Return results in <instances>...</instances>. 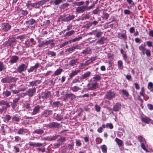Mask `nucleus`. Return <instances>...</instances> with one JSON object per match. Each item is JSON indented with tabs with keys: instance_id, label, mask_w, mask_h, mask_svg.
Instances as JSON below:
<instances>
[{
	"instance_id": "f257e3e1",
	"label": "nucleus",
	"mask_w": 153,
	"mask_h": 153,
	"mask_svg": "<svg viewBox=\"0 0 153 153\" xmlns=\"http://www.w3.org/2000/svg\"><path fill=\"white\" fill-rule=\"evenodd\" d=\"M10 103H12L4 100L0 101V106L2 107L1 108H0V112L1 113H2L3 112H6L7 109L10 107Z\"/></svg>"
},
{
	"instance_id": "f03ea898",
	"label": "nucleus",
	"mask_w": 153,
	"mask_h": 153,
	"mask_svg": "<svg viewBox=\"0 0 153 153\" xmlns=\"http://www.w3.org/2000/svg\"><path fill=\"white\" fill-rule=\"evenodd\" d=\"M1 30L2 31L7 32L10 30L12 27L11 25L7 22H2L1 24Z\"/></svg>"
},
{
	"instance_id": "7ed1b4c3",
	"label": "nucleus",
	"mask_w": 153,
	"mask_h": 153,
	"mask_svg": "<svg viewBox=\"0 0 153 153\" xmlns=\"http://www.w3.org/2000/svg\"><path fill=\"white\" fill-rule=\"evenodd\" d=\"M47 1V0H42L39 1L34 3H32L30 2H28L27 5H30L35 8H39L41 6L46 3Z\"/></svg>"
},
{
	"instance_id": "20e7f679",
	"label": "nucleus",
	"mask_w": 153,
	"mask_h": 153,
	"mask_svg": "<svg viewBox=\"0 0 153 153\" xmlns=\"http://www.w3.org/2000/svg\"><path fill=\"white\" fill-rule=\"evenodd\" d=\"M116 95L115 93L111 90L106 92L105 97L106 99L111 100L114 98Z\"/></svg>"
},
{
	"instance_id": "39448f33",
	"label": "nucleus",
	"mask_w": 153,
	"mask_h": 153,
	"mask_svg": "<svg viewBox=\"0 0 153 153\" xmlns=\"http://www.w3.org/2000/svg\"><path fill=\"white\" fill-rule=\"evenodd\" d=\"M28 64H22L19 65L17 68V72L19 73H22L23 71H24L27 69V67Z\"/></svg>"
},
{
	"instance_id": "423d86ee",
	"label": "nucleus",
	"mask_w": 153,
	"mask_h": 153,
	"mask_svg": "<svg viewBox=\"0 0 153 153\" xmlns=\"http://www.w3.org/2000/svg\"><path fill=\"white\" fill-rule=\"evenodd\" d=\"M36 91V89L35 87L29 88L26 91L27 94L29 97H31L34 95Z\"/></svg>"
},
{
	"instance_id": "0eeeda50",
	"label": "nucleus",
	"mask_w": 153,
	"mask_h": 153,
	"mask_svg": "<svg viewBox=\"0 0 153 153\" xmlns=\"http://www.w3.org/2000/svg\"><path fill=\"white\" fill-rule=\"evenodd\" d=\"M41 108H43V107L39 105L35 106L33 109V111L31 113V115H33L39 113Z\"/></svg>"
},
{
	"instance_id": "6e6552de",
	"label": "nucleus",
	"mask_w": 153,
	"mask_h": 153,
	"mask_svg": "<svg viewBox=\"0 0 153 153\" xmlns=\"http://www.w3.org/2000/svg\"><path fill=\"white\" fill-rule=\"evenodd\" d=\"M87 86L88 87V90H92L97 88L98 86V85L97 82H94L88 84Z\"/></svg>"
},
{
	"instance_id": "1a4fd4ad",
	"label": "nucleus",
	"mask_w": 153,
	"mask_h": 153,
	"mask_svg": "<svg viewBox=\"0 0 153 153\" xmlns=\"http://www.w3.org/2000/svg\"><path fill=\"white\" fill-rule=\"evenodd\" d=\"M16 41L15 39H10L7 41L4 42L3 45L4 47H7L8 46H11L12 44Z\"/></svg>"
},
{
	"instance_id": "9d476101",
	"label": "nucleus",
	"mask_w": 153,
	"mask_h": 153,
	"mask_svg": "<svg viewBox=\"0 0 153 153\" xmlns=\"http://www.w3.org/2000/svg\"><path fill=\"white\" fill-rule=\"evenodd\" d=\"M17 130V134L19 135H23L27 133L28 131L27 129L23 128H20L19 129H15Z\"/></svg>"
},
{
	"instance_id": "9b49d317",
	"label": "nucleus",
	"mask_w": 153,
	"mask_h": 153,
	"mask_svg": "<svg viewBox=\"0 0 153 153\" xmlns=\"http://www.w3.org/2000/svg\"><path fill=\"white\" fill-rule=\"evenodd\" d=\"M79 63L78 59H73L69 62L68 65L69 67H72L76 65Z\"/></svg>"
},
{
	"instance_id": "f8f14e48",
	"label": "nucleus",
	"mask_w": 153,
	"mask_h": 153,
	"mask_svg": "<svg viewBox=\"0 0 153 153\" xmlns=\"http://www.w3.org/2000/svg\"><path fill=\"white\" fill-rule=\"evenodd\" d=\"M49 127L50 128H59L61 127V126L59 123L54 122H52L49 124Z\"/></svg>"
},
{
	"instance_id": "ddd939ff",
	"label": "nucleus",
	"mask_w": 153,
	"mask_h": 153,
	"mask_svg": "<svg viewBox=\"0 0 153 153\" xmlns=\"http://www.w3.org/2000/svg\"><path fill=\"white\" fill-rule=\"evenodd\" d=\"M86 6H78L76 8V11L78 13H83L87 10Z\"/></svg>"
},
{
	"instance_id": "4468645a",
	"label": "nucleus",
	"mask_w": 153,
	"mask_h": 153,
	"mask_svg": "<svg viewBox=\"0 0 153 153\" xmlns=\"http://www.w3.org/2000/svg\"><path fill=\"white\" fill-rule=\"evenodd\" d=\"M42 81L40 80H36L29 82V87H33L37 86V85L40 84Z\"/></svg>"
},
{
	"instance_id": "2eb2a0df",
	"label": "nucleus",
	"mask_w": 153,
	"mask_h": 153,
	"mask_svg": "<svg viewBox=\"0 0 153 153\" xmlns=\"http://www.w3.org/2000/svg\"><path fill=\"white\" fill-rule=\"evenodd\" d=\"M14 79L13 77H7L2 78L1 82L3 83H10L13 82Z\"/></svg>"
},
{
	"instance_id": "dca6fc26",
	"label": "nucleus",
	"mask_w": 153,
	"mask_h": 153,
	"mask_svg": "<svg viewBox=\"0 0 153 153\" xmlns=\"http://www.w3.org/2000/svg\"><path fill=\"white\" fill-rule=\"evenodd\" d=\"M19 59V57L16 56L14 55L12 56L9 61V63L11 64H13L17 62Z\"/></svg>"
},
{
	"instance_id": "f3484780",
	"label": "nucleus",
	"mask_w": 153,
	"mask_h": 153,
	"mask_svg": "<svg viewBox=\"0 0 153 153\" xmlns=\"http://www.w3.org/2000/svg\"><path fill=\"white\" fill-rule=\"evenodd\" d=\"M121 107V104L119 102L116 103L114 106L113 108V111L117 112L119 111Z\"/></svg>"
},
{
	"instance_id": "a211bd4d",
	"label": "nucleus",
	"mask_w": 153,
	"mask_h": 153,
	"mask_svg": "<svg viewBox=\"0 0 153 153\" xmlns=\"http://www.w3.org/2000/svg\"><path fill=\"white\" fill-rule=\"evenodd\" d=\"M75 16L74 15H69L66 18L62 19V21L65 22H68L74 19Z\"/></svg>"
},
{
	"instance_id": "6ab92c4d",
	"label": "nucleus",
	"mask_w": 153,
	"mask_h": 153,
	"mask_svg": "<svg viewBox=\"0 0 153 153\" xmlns=\"http://www.w3.org/2000/svg\"><path fill=\"white\" fill-rule=\"evenodd\" d=\"M141 120L142 122L147 123H152L153 122L151 119L147 117H142Z\"/></svg>"
},
{
	"instance_id": "aec40b11",
	"label": "nucleus",
	"mask_w": 153,
	"mask_h": 153,
	"mask_svg": "<svg viewBox=\"0 0 153 153\" xmlns=\"http://www.w3.org/2000/svg\"><path fill=\"white\" fill-rule=\"evenodd\" d=\"M51 40H49V41L44 40L42 42H40L38 45V46L39 47H43L45 45H47L50 44V42Z\"/></svg>"
},
{
	"instance_id": "412c9836",
	"label": "nucleus",
	"mask_w": 153,
	"mask_h": 153,
	"mask_svg": "<svg viewBox=\"0 0 153 153\" xmlns=\"http://www.w3.org/2000/svg\"><path fill=\"white\" fill-rule=\"evenodd\" d=\"M39 66V63H36L34 66L31 67L29 69H28L27 71L29 73L33 71L34 70H36Z\"/></svg>"
},
{
	"instance_id": "4be33fe9",
	"label": "nucleus",
	"mask_w": 153,
	"mask_h": 153,
	"mask_svg": "<svg viewBox=\"0 0 153 153\" xmlns=\"http://www.w3.org/2000/svg\"><path fill=\"white\" fill-rule=\"evenodd\" d=\"M52 111L50 110H45L42 112L41 113L42 117H47L51 114Z\"/></svg>"
},
{
	"instance_id": "5701e85b",
	"label": "nucleus",
	"mask_w": 153,
	"mask_h": 153,
	"mask_svg": "<svg viewBox=\"0 0 153 153\" xmlns=\"http://www.w3.org/2000/svg\"><path fill=\"white\" fill-rule=\"evenodd\" d=\"M51 94L50 92L48 91L43 92L42 93V97L44 99H46L50 97Z\"/></svg>"
},
{
	"instance_id": "b1692460",
	"label": "nucleus",
	"mask_w": 153,
	"mask_h": 153,
	"mask_svg": "<svg viewBox=\"0 0 153 153\" xmlns=\"http://www.w3.org/2000/svg\"><path fill=\"white\" fill-rule=\"evenodd\" d=\"M66 99L73 100L76 98V96L73 94H67L65 95Z\"/></svg>"
},
{
	"instance_id": "393cba45",
	"label": "nucleus",
	"mask_w": 153,
	"mask_h": 153,
	"mask_svg": "<svg viewBox=\"0 0 153 153\" xmlns=\"http://www.w3.org/2000/svg\"><path fill=\"white\" fill-rule=\"evenodd\" d=\"M80 71L79 70L72 71L69 74V77L71 78H72L74 76L77 75Z\"/></svg>"
},
{
	"instance_id": "a878e982",
	"label": "nucleus",
	"mask_w": 153,
	"mask_h": 153,
	"mask_svg": "<svg viewBox=\"0 0 153 153\" xmlns=\"http://www.w3.org/2000/svg\"><path fill=\"white\" fill-rule=\"evenodd\" d=\"M91 74V72L90 71H88L82 75L80 77V79L81 80L86 79Z\"/></svg>"
},
{
	"instance_id": "bb28decb",
	"label": "nucleus",
	"mask_w": 153,
	"mask_h": 153,
	"mask_svg": "<svg viewBox=\"0 0 153 153\" xmlns=\"http://www.w3.org/2000/svg\"><path fill=\"white\" fill-rule=\"evenodd\" d=\"M106 39V38L104 36L102 37L96 42V45L97 44L99 45H103L104 43V41Z\"/></svg>"
},
{
	"instance_id": "cd10ccee",
	"label": "nucleus",
	"mask_w": 153,
	"mask_h": 153,
	"mask_svg": "<svg viewBox=\"0 0 153 153\" xmlns=\"http://www.w3.org/2000/svg\"><path fill=\"white\" fill-rule=\"evenodd\" d=\"M44 133L43 130L41 129H37L35 130L33 132V134H37L39 135H42Z\"/></svg>"
},
{
	"instance_id": "c85d7f7f",
	"label": "nucleus",
	"mask_w": 153,
	"mask_h": 153,
	"mask_svg": "<svg viewBox=\"0 0 153 153\" xmlns=\"http://www.w3.org/2000/svg\"><path fill=\"white\" fill-rule=\"evenodd\" d=\"M139 50L141 51V53L143 55L145 54V51L146 49L145 48V45L143 44L141 45L139 47Z\"/></svg>"
},
{
	"instance_id": "c756f323",
	"label": "nucleus",
	"mask_w": 153,
	"mask_h": 153,
	"mask_svg": "<svg viewBox=\"0 0 153 153\" xmlns=\"http://www.w3.org/2000/svg\"><path fill=\"white\" fill-rule=\"evenodd\" d=\"M93 34L97 38L100 37L102 33L101 31H97L96 30H95L93 31Z\"/></svg>"
},
{
	"instance_id": "7c9ffc66",
	"label": "nucleus",
	"mask_w": 153,
	"mask_h": 153,
	"mask_svg": "<svg viewBox=\"0 0 153 153\" xmlns=\"http://www.w3.org/2000/svg\"><path fill=\"white\" fill-rule=\"evenodd\" d=\"M147 88L151 92H153V83L149 82L148 84Z\"/></svg>"
},
{
	"instance_id": "2f4dec72",
	"label": "nucleus",
	"mask_w": 153,
	"mask_h": 153,
	"mask_svg": "<svg viewBox=\"0 0 153 153\" xmlns=\"http://www.w3.org/2000/svg\"><path fill=\"white\" fill-rule=\"evenodd\" d=\"M94 81H97L100 80L101 79V77L99 74H95L93 77Z\"/></svg>"
},
{
	"instance_id": "473e14b6",
	"label": "nucleus",
	"mask_w": 153,
	"mask_h": 153,
	"mask_svg": "<svg viewBox=\"0 0 153 153\" xmlns=\"http://www.w3.org/2000/svg\"><path fill=\"white\" fill-rule=\"evenodd\" d=\"M14 141L16 142H19L22 143L24 142L23 139L19 136H16L14 137Z\"/></svg>"
},
{
	"instance_id": "72a5a7b5",
	"label": "nucleus",
	"mask_w": 153,
	"mask_h": 153,
	"mask_svg": "<svg viewBox=\"0 0 153 153\" xmlns=\"http://www.w3.org/2000/svg\"><path fill=\"white\" fill-rule=\"evenodd\" d=\"M75 31L74 30H71L69 32H67L64 35V37H68L69 36L73 34L74 33Z\"/></svg>"
},
{
	"instance_id": "f704fd0d",
	"label": "nucleus",
	"mask_w": 153,
	"mask_h": 153,
	"mask_svg": "<svg viewBox=\"0 0 153 153\" xmlns=\"http://www.w3.org/2000/svg\"><path fill=\"white\" fill-rule=\"evenodd\" d=\"M137 138L138 140L141 143L144 142L145 143V142H146L145 139L142 136H138Z\"/></svg>"
},
{
	"instance_id": "c9c22d12",
	"label": "nucleus",
	"mask_w": 153,
	"mask_h": 153,
	"mask_svg": "<svg viewBox=\"0 0 153 153\" xmlns=\"http://www.w3.org/2000/svg\"><path fill=\"white\" fill-rule=\"evenodd\" d=\"M71 89L74 92H76L79 90H81V88L79 87L75 86L71 88Z\"/></svg>"
},
{
	"instance_id": "e433bc0d",
	"label": "nucleus",
	"mask_w": 153,
	"mask_h": 153,
	"mask_svg": "<svg viewBox=\"0 0 153 153\" xmlns=\"http://www.w3.org/2000/svg\"><path fill=\"white\" fill-rule=\"evenodd\" d=\"M47 54L48 55L50 56L51 57H55L56 55V53L55 52L51 51L49 50H48Z\"/></svg>"
},
{
	"instance_id": "4c0bfd02",
	"label": "nucleus",
	"mask_w": 153,
	"mask_h": 153,
	"mask_svg": "<svg viewBox=\"0 0 153 153\" xmlns=\"http://www.w3.org/2000/svg\"><path fill=\"white\" fill-rule=\"evenodd\" d=\"M140 95L138 96V98L140 97V96H142L144 97L145 94V90L144 87H142L141 88V91L140 92Z\"/></svg>"
},
{
	"instance_id": "58836bf2",
	"label": "nucleus",
	"mask_w": 153,
	"mask_h": 153,
	"mask_svg": "<svg viewBox=\"0 0 153 153\" xmlns=\"http://www.w3.org/2000/svg\"><path fill=\"white\" fill-rule=\"evenodd\" d=\"M11 116L9 114H6L4 117V121L8 122L11 119Z\"/></svg>"
},
{
	"instance_id": "ea45409f",
	"label": "nucleus",
	"mask_w": 153,
	"mask_h": 153,
	"mask_svg": "<svg viewBox=\"0 0 153 153\" xmlns=\"http://www.w3.org/2000/svg\"><path fill=\"white\" fill-rule=\"evenodd\" d=\"M3 94L4 97H7L10 96L11 94V92L10 91L6 90L3 93Z\"/></svg>"
},
{
	"instance_id": "a19ab883",
	"label": "nucleus",
	"mask_w": 153,
	"mask_h": 153,
	"mask_svg": "<svg viewBox=\"0 0 153 153\" xmlns=\"http://www.w3.org/2000/svg\"><path fill=\"white\" fill-rule=\"evenodd\" d=\"M82 38V36H79L78 37H76L74 39H71L69 41V42L71 43L73 42H74L76 41H78L81 39Z\"/></svg>"
},
{
	"instance_id": "79ce46f5",
	"label": "nucleus",
	"mask_w": 153,
	"mask_h": 153,
	"mask_svg": "<svg viewBox=\"0 0 153 153\" xmlns=\"http://www.w3.org/2000/svg\"><path fill=\"white\" fill-rule=\"evenodd\" d=\"M20 118L16 116H13L12 118V122H18L20 121Z\"/></svg>"
},
{
	"instance_id": "37998d69",
	"label": "nucleus",
	"mask_w": 153,
	"mask_h": 153,
	"mask_svg": "<svg viewBox=\"0 0 153 153\" xmlns=\"http://www.w3.org/2000/svg\"><path fill=\"white\" fill-rule=\"evenodd\" d=\"M91 52V50L86 49L83 50L81 52V53L84 54L85 55H86L87 54H90Z\"/></svg>"
},
{
	"instance_id": "c03bdc74",
	"label": "nucleus",
	"mask_w": 153,
	"mask_h": 153,
	"mask_svg": "<svg viewBox=\"0 0 153 153\" xmlns=\"http://www.w3.org/2000/svg\"><path fill=\"white\" fill-rule=\"evenodd\" d=\"M100 148L101 149L103 153H107V147L105 145H103L101 146H100Z\"/></svg>"
},
{
	"instance_id": "a18cd8bd",
	"label": "nucleus",
	"mask_w": 153,
	"mask_h": 153,
	"mask_svg": "<svg viewBox=\"0 0 153 153\" xmlns=\"http://www.w3.org/2000/svg\"><path fill=\"white\" fill-rule=\"evenodd\" d=\"M115 141L116 142L117 144L119 146H121L123 144V141L117 138H116Z\"/></svg>"
},
{
	"instance_id": "49530a36",
	"label": "nucleus",
	"mask_w": 153,
	"mask_h": 153,
	"mask_svg": "<svg viewBox=\"0 0 153 153\" xmlns=\"http://www.w3.org/2000/svg\"><path fill=\"white\" fill-rule=\"evenodd\" d=\"M146 142L145 143H141V148L144 150L146 152H148V151L146 148Z\"/></svg>"
},
{
	"instance_id": "de8ad7c7",
	"label": "nucleus",
	"mask_w": 153,
	"mask_h": 153,
	"mask_svg": "<svg viewBox=\"0 0 153 153\" xmlns=\"http://www.w3.org/2000/svg\"><path fill=\"white\" fill-rule=\"evenodd\" d=\"M58 135H55L54 136L49 137V141H52L56 140L58 137Z\"/></svg>"
},
{
	"instance_id": "09e8293b",
	"label": "nucleus",
	"mask_w": 153,
	"mask_h": 153,
	"mask_svg": "<svg viewBox=\"0 0 153 153\" xmlns=\"http://www.w3.org/2000/svg\"><path fill=\"white\" fill-rule=\"evenodd\" d=\"M5 69V66L3 62L0 61V71L4 70Z\"/></svg>"
},
{
	"instance_id": "8fccbe9b",
	"label": "nucleus",
	"mask_w": 153,
	"mask_h": 153,
	"mask_svg": "<svg viewBox=\"0 0 153 153\" xmlns=\"http://www.w3.org/2000/svg\"><path fill=\"white\" fill-rule=\"evenodd\" d=\"M118 65V68L119 69H122L123 68V62L121 60L118 61L117 62Z\"/></svg>"
},
{
	"instance_id": "3c124183",
	"label": "nucleus",
	"mask_w": 153,
	"mask_h": 153,
	"mask_svg": "<svg viewBox=\"0 0 153 153\" xmlns=\"http://www.w3.org/2000/svg\"><path fill=\"white\" fill-rule=\"evenodd\" d=\"M62 71V69H57L54 72V74L55 75H57L60 74Z\"/></svg>"
},
{
	"instance_id": "603ef678",
	"label": "nucleus",
	"mask_w": 153,
	"mask_h": 153,
	"mask_svg": "<svg viewBox=\"0 0 153 153\" xmlns=\"http://www.w3.org/2000/svg\"><path fill=\"white\" fill-rule=\"evenodd\" d=\"M109 17V15L108 13H103L102 16V18L105 19H107Z\"/></svg>"
},
{
	"instance_id": "864d4df0",
	"label": "nucleus",
	"mask_w": 153,
	"mask_h": 153,
	"mask_svg": "<svg viewBox=\"0 0 153 153\" xmlns=\"http://www.w3.org/2000/svg\"><path fill=\"white\" fill-rule=\"evenodd\" d=\"M63 117L62 116L57 114L56 117V119L57 121H60L63 119Z\"/></svg>"
},
{
	"instance_id": "5fc2aeb1",
	"label": "nucleus",
	"mask_w": 153,
	"mask_h": 153,
	"mask_svg": "<svg viewBox=\"0 0 153 153\" xmlns=\"http://www.w3.org/2000/svg\"><path fill=\"white\" fill-rule=\"evenodd\" d=\"M98 7H97L96 9L93 11V13L95 14H98L100 12L102 11V10H98Z\"/></svg>"
},
{
	"instance_id": "6e6d98bb",
	"label": "nucleus",
	"mask_w": 153,
	"mask_h": 153,
	"mask_svg": "<svg viewBox=\"0 0 153 153\" xmlns=\"http://www.w3.org/2000/svg\"><path fill=\"white\" fill-rule=\"evenodd\" d=\"M121 92L123 95H125L126 97L129 96V94L128 92L126 90L123 89L121 90Z\"/></svg>"
},
{
	"instance_id": "4d7b16f0",
	"label": "nucleus",
	"mask_w": 153,
	"mask_h": 153,
	"mask_svg": "<svg viewBox=\"0 0 153 153\" xmlns=\"http://www.w3.org/2000/svg\"><path fill=\"white\" fill-rule=\"evenodd\" d=\"M92 27L91 22H89L86 23L84 26V27L86 29H88L90 27Z\"/></svg>"
},
{
	"instance_id": "13d9d810",
	"label": "nucleus",
	"mask_w": 153,
	"mask_h": 153,
	"mask_svg": "<svg viewBox=\"0 0 153 153\" xmlns=\"http://www.w3.org/2000/svg\"><path fill=\"white\" fill-rule=\"evenodd\" d=\"M66 140L65 137H62L60 138H59L57 140V141L61 142L62 143H63Z\"/></svg>"
},
{
	"instance_id": "bf43d9fd",
	"label": "nucleus",
	"mask_w": 153,
	"mask_h": 153,
	"mask_svg": "<svg viewBox=\"0 0 153 153\" xmlns=\"http://www.w3.org/2000/svg\"><path fill=\"white\" fill-rule=\"evenodd\" d=\"M95 110L97 112H99L100 111L101 108L99 105L97 104H96L95 105Z\"/></svg>"
},
{
	"instance_id": "052dcab7",
	"label": "nucleus",
	"mask_w": 153,
	"mask_h": 153,
	"mask_svg": "<svg viewBox=\"0 0 153 153\" xmlns=\"http://www.w3.org/2000/svg\"><path fill=\"white\" fill-rule=\"evenodd\" d=\"M145 54L147 56H150L151 55L150 51L148 49H146L145 51Z\"/></svg>"
},
{
	"instance_id": "680f3d73",
	"label": "nucleus",
	"mask_w": 153,
	"mask_h": 153,
	"mask_svg": "<svg viewBox=\"0 0 153 153\" xmlns=\"http://www.w3.org/2000/svg\"><path fill=\"white\" fill-rule=\"evenodd\" d=\"M68 148L69 150H72L74 149V143H72L68 145Z\"/></svg>"
},
{
	"instance_id": "e2e57ef3",
	"label": "nucleus",
	"mask_w": 153,
	"mask_h": 153,
	"mask_svg": "<svg viewBox=\"0 0 153 153\" xmlns=\"http://www.w3.org/2000/svg\"><path fill=\"white\" fill-rule=\"evenodd\" d=\"M65 0H54V3L56 5L59 4L60 3L62 2Z\"/></svg>"
},
{
	"instance_id": "0e129e2a",
	"label": "nucleus",
	"mask_w": 153,
	"mask_h": 153,
	"mask_svg": "<svg viewBox=\"0 0 153 153\" xmlns=\"http://www.w3.org/2000/svg\"><path fill=\"white\" fill-rule=\"evenodd\" d=\"M121 37L124 40H126L127 39V36L126 35V31H125V33H122L121 35Z\"/></svg>"
},
{
	"instance_id": "69168bd1",
	"label": "nucleus",
	"mask_w": 153,
	"mask_h": 153,
	"mask_svg": "<svg viewBox=\"0 0 153 153\" xmlns=\"http://www.w3.org/2000/svg\"><path fill=\"white\" fill-rule=\"evenodd\" d=\"M28 145L30 146L34 147H36V143L32 142H30L28 143Z\"/></svg>"
},
{
	"instance_id": "338daca9",
	"label": "nucleus",
	"mask_w": 153,
	"mask_h": 153,
	"mask_svg": "<svg viewBox=\"0 0 153 153\" xmlns=\"http://www.w3.org/2000/svg\"><path fill=\"white\" fill-rule=\"evenodd\" d=\"M36 150L39 152H44L45 151V148L44 147L42 148H38Z\"/></svg>"
},
{
	"instance_id": "774afa93",
	"label": "nucleus",
	"mask_w": 153,
	"mask_h": 153,
	"mask_svg": "<svg viewBox=\"0 0 153 153\" xmlns=\"http://www.w3.org/2000/svg\"><path fill=\"white\" fill-rule=\"evenodd\" d=\"M86 66L85 63H80L79 67L80 69H82L84 67Z\"/></svg>"
}]
</instances>
